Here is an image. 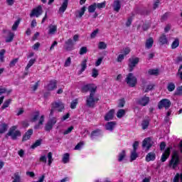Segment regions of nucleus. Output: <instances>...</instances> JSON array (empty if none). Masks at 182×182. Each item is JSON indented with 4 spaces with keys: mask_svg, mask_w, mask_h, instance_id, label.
<instances>
[{
    "mask_svg": "<svg viewBox=\"0 0 182 182\" xmlns=\"http://www.w3.org/2000/svg\"><path fill=\"white\" fill-rule=\"evenodd\" d=\"M85 144V142L83 141H80V143H78L75 147V150H80V149H82V147H83Z\"/></svg>",
    "mask_w": 182,
    "mask_h": 182,
    "instance_id": "nucleus-53",
    "label": "nucleus"
},
{
    "mask_svg": "<svg viewBox=\"0 0 182 182\" xmlns=\"http://www.w3.org/2000/svg\"><path fill=\"white\" fill-rule=\"evenodd\" d=\"M11 102H12V100H11L10 99L6 100L3 105L1 106V109L2 110L6 109V107H9V105H11Z\"/></svg>",
    "mask_w": 182,
    "mask_h": 182,
    "instance_id": "nucleus-37",
    "label": "nucleus"
},
{
    "mask_svg": "<svg viewBox=\"0 0 182 182\" xmlns=\"http://www.w3.org/2000/svg\"><path fill=\"white\" fill-rule=\"evenodd\" d=\"M180 46V39L176 38L171 43V49H177Z\"/></svg>",
    "mask_w": 182,
    "mask_h": 182,
    "instance_id": "nucleus-26",
    "label": "nucleus"
},
{
    "mask_svg": "<svg viewBox=\"0 0 182 182\" xmlns=\"http://www.w3.org/2000/svg\"><path fill=\"white\" fill-rule=\"evenodd\" d=\"M125 103H126V102H124V99L119 100V102H118V107H124Z\"/></svg>",
    "mask_w": 182,
    "mask_h": 182,
    "instance_id": "nucleus-57",
    "label": "nucleus"
},
{
    "mask_svg": "<svg viewBox=\"0 0 182 182\" xmlns=\"http://www.w3.org/2000/svg\"><path fill=\"white\" fill-rule=\"evenodd\" d=\"M148 73L149 75H154L155 76H157V75H159V70H149Z\"/></svg>",
    "mask_w": 182,
    "mask_h": 182,
    "instance_id": "nucleus-55",
    "label": "nucleus"
},
{
    "mask_svg": "<svg viewBox=\"0 0 182 182\" xmlns=\"http://www.w3.org/2000/svg\"><path fill=\"white\" fill-rule=\"evenodd\" d=\"M68 0H64L61 6L60 7L58 12L59 14H63L66 9H68Z\"/></svg>",
    "mask_w": 182,
    "mask_h": 182,
    "instance_id": "nucleus-21",
    "label": "nucleus"
},
{
    "mask_svg": "<svg viewBox=\"0 0 182 182\" xmlns=\"http://www.w3.org/2000/svg\"><path fill=\"white\" fill-rule=\"evenodd\" d=\"M116 126V122H110L105 124L106 130H109V132H113V129H114Z\"/></svg>",
    "mask_w": 182,
    "mask_h": 182,
    "instance_id": "nucleus-22",
    "label": "nucleus"
},
{
    "mask_svg": "<svg viewBox=\"0 0 182 182\" xmlns=\"http://www.w3.org/2000/svg\"><path fill=\"white\" fill-rule=\"evenodd\" d=\"M103 61V58H100L97 59V60L95 63V66H100L102 65V62Z\"/></svg>",
    "mask_w": 182,
    "mask_h": 182,
    "instance_id": "nucleus-62",
    "label": "nucleus"
},
{
    "mask_svg": "<svg viewBox=\"0 0 182 182\" xmlns=\"http://www.w3.org/2000/svg\"><path fill=\"white\" fill-rule=\"evenodd\" d=\"M73 130V127H70L68 129H66L64 132L63 134H69Z\"/></svg>",
    "mask_w": 182,
    "mask_h": 182,
    "instance_id": "nucleus-63",
    "label": "nucleus"
},
{
    "mask_svg": "<svg viewBox=\"0 0 182 182\" xmlns=\"http://www.w3.org/2000/svg\"><path fill=\"white\" fill-rule=\"evenodd\" d=\"M97 76H99V70L96 68L92 69V77L96 78Z\"/></svg>",
    "mask_w": 182,
    "mask_h": 182,
    "instance_id": "nucleus-48",
    "label": "nucleus"
},
{
    "mask_svg": "<svg viewBox=\"0 0 182 182\" xmlns=\"http://www.w3.org/2000/svg\"><path fill=\"white\" fill-rule=\"evenodd\" d=\"M127 85H129L130 87H134L137 85V77L134 76V73H129L125 78Z\"/></svg>",
    "mask_w": 182,
    "mask_h": 182,
    "instance_id": "nucleus-5",
    "label": "nucleus"
},
{
    "mask_svg": "<svg viewBox=\"0 0 182 182\" xmlns=\"http://www.w3.org/2000/svg\"><path fill=\"white\" fill-rule=\"evenodd\" d=\"M124 157H126V151H122L118 155V161H123Z\"/></svg>",
    "mask_w": 182,
    "mask_h": 182,
    "instance_id": "nucleus-33",
    "label": "nucleus"
},
{
    "mask_svg": "<svg viewBox=\"0 0 182 182\" xmlns=\"http://www.w3.org/2000/svg\"><path fill=\"white\" fill-rule=\"evenodd\" d=\"M85 11H86V7L83 6L80 9V11H77L78 15H77L76 16H77L78 18H82L83 15H85Z\"/></svg>",
    "mask_w": 182,
    "mask_h": 182,
    "instance_id": "nucleus-39",
    "label": "nucleus"
},
{
    "mask_svg": "<svg viewBox=\"0 0 182 182\" xmlns=\"http://www.w3.org/2000/svg\"><path fill=\"white\" fill-rule=\"evenodd\" d=\"M97 89V87L95 84H87L85 85H83L82 87V92L83 93H86L87 92H90V93L96 92V90Z\"/></svg>",
    "mask_w": 182,
    "mask_h": 182,
    "instance_id": "nucleus-7",
    "label": "nucleus"
},
{
    "mask_svg": "<svg viewBox=\"0 0 182 182\" xmlns=\"http://www.w3.org/2000/svg\"><path fill=\"white\" fill-rule=\"evenodd\" d=\"M150 124V120L149 119H144L141 123V127L143 130H146L147 127H149V125Z\"/></svg>",
    "mask_w": 182,
    "mask_h": 182,
    "instance_id": "nucleus-32",
    "label": "nucleus"
},
{
    "mask_svg": "<svg viewBox=\"0 0 182 182\" xmlns=\"http://www.w3.org/2000/svg\"><path fill=\"white\" fill-rule=\"evenodd\" d=\"M153 146V141L150 138H146L142 142V147H145L146 150H149L150 148Z\"/></svg>",
    "mask_w": 182,
    "mask_h": 182,
    "instance_id": "nucleus-14",
    "label": "nucleus"
},
{
    "mask_svg": "<svg viewBox=\"0 0 182 182\" xmlns=\"http://www.w3.org/2000/svg\"><path fill=\"white\" fill-rule=\"evenodd\" d=\"M124 114H126V110L119 109L117 113V117H118V119H122Z\"/></svg>",
    "mask_w": 182,
    "mask_h": 182,
    "instance_id": "nucleus-36",
    "label": "nucleus"
},
{
    "mask_svg": "<svg viewBox=\"0 0 182 182\" xmlns=\"http://www.w3.org/2000/svg\"><path fill=\"white\" fill-rule=\"evenodd\" d=\"M12 92V90H7L5 87H0V96L1 95H4V93H6L7 95H9Z\"/></svg>",
    "mask_w": 182,
    "mask_h": 182,
    "instance_id": "nucleus-35",
    "label": "nucleus"
},
{
    "mask_svg": "<svg viewBox=\"0 0 182 182\" xmlns=\"http://www.w3.org/2000/svg\"><path fill=\"white\" fill-rule=\"evenodd\" d=\"M5 50L4 49H3V50H1V51H0V60L1 61V62H4V55H5Z\"/></svg>",
    "mask_w": 182,
    "mask_h": 182,
    "instance_id": "nucleus-61",
    "label": "nucleus"
},
{
    "mask_svg": "<svg viewBox=\"0 0 182 182\" xmlns=\"http://www.w3.org/2000/svg\"><path fill=\"white\" fill-rule=\"evenodd\" d=\"M96 3L93 4L92 5H90L89 7H88V11L90 13V14H93V12H95V11H96Z\"/></svg>",
    "mask_w": 182,
    "mask_h": 182,
    "instance_id": "nucleus-43",
    "label": "nucleus"
},
{
    "mask_svg": "<svg viewBox=\"0 0 182 182\" xmlns=\"http://www.w3.org/2000/svg\"><path fill=\"white\" fill-rule=\"evenodd\" d=\"M107 48V45L106 43L101 41L98 44V49H106Z\"/></svg>",
    "mask_w": 182,
    "mask_h": 182,
    "instance_id": "nucleus-47",
    "label": "nucleus"
},
{
    "mask_svg": "<svg viewBox=\"0 0 182 182\" xmlns=\"http://www.w3.org/2000/svg\"><path fill=\"white\" fill-rule=\"evenodd\" d=\"M42 13H43L42 6H38L32 10L31 13L30 14V16L31 18H33V16H36V18H39V16L42 15Z\"/></svg>",
    "mask_w": 182,
    "mask_h": 182,
    "instance_id": "nucleus-12",
    "label": "nucleus"
},
{
    "mask_svg": "<svg viewBox=\"0 0 182 182\" xmlns=\"http://www.w3.org/2000/svg\"><path fill=\"white\" fill-rule=\"evenodd\" d=\"M32 134H33V129H28L23 136L22 141H27L31 139Z\"/></svg>",
    "mask_w": 182,
    "mask_h": 182,
    "instance_id": "nucleus-15",
    "label": "nucleus"
},
{
    "mask_svg": "<svg viewBox=\"0 0 182 182\" xmlns=\"http://www.w3.org/2000/svg\"><path fill=\"white\" fill-rule=\"evenodd\" d=\"M81 66V70H80V73L85 72V70H86V68H87V59H84L82 60V61L81 62L80 64Z\"/></svg>",
    "mask_w": 182,
    "mask_h": 182,
    "instance_id": "nucleus-28",
    "label": "nucleus"
},
{
    "mask_svg": "<svg viewBox=\"0 0 182 182\" xmlns=\"http://www.w3.org/2000/svg\"><path fill=\"white\" fill-rule=\"evenodd\" d=\"M168 92H173L176 89V85L173 82H169L167 86Z\"/></svg>",
    "mask_w": 182,
    "mask_h": 182,
    "instance_id": "nucleus-40",
    "label": "nucleus"
},
{
    "mask_svg": "<svg viewBox=\"0 0 182 182\" xmlns=\"http://www.w3.org/2000/svg\"><path fill=\"white\" fill-rule=\"evenodd\" d=\"M169 156H170V148H167L161 156V161L164 163V161H166V160H167V159H168Z\"/></svg>",
    "mask_w": 182,
    "mask_h": 182,
    "instance_id": "nucleus-20",
    "label": "nucleus"
},
{
    "mask_svg": "<svg viewBox=\"0 0 182 182\" xmlns=\"http://www.w3.org/2000/svg\"><path fill=\"white\" fill-rule=\"evenodd\" d=\"M70 155L66 153L63 156V162L66 164V163H69V157Z\"/></svg>",
    "mask_w": 182,
    "mask_h": 182,
    "instance_id": "nucleus-42",
    "label": "nucleus"
},
{
    "mask_svg": "<svg viewBox=\"0 0 182 182\" xmlns=\"http://www.w3.org/2000/svg\"><path fill=\"white\" fill-rule=\"evenodd\" d=\"M180 178H181V181L182 182V173H176V175L175 176L174 178H173V182H178L180 181Z\"/></svg>",
    "mask_w": 182,
    "mask_h": 182,
    "instance_id": "nucleus-46",
    "label": "nucleus"
},
{
    "mask_svg": "<svg viewBox=\"0 0 182 182\" xmlns=\"http://www.w3.org/2000/svg\"><path fill=\"white\" fill-rule=\"evenodd\" d=\"M18 126H13L9 129V132L6 134V137L10 136L12 140H16L18 137L22 136L21 131L17 130Z\"/></svg>",
    "mask_w": 182,
    "mask_h": 182,
    "instance_id": "nucleus-3",
    "label": "nucleus"
},
{
    "mask_svg": "<svg viewBox=\"0 0 182 182\" xmlns=\"http://www.w3.org/2000/svg\"><path fill=\"white\" fill-rule=\"evenodd\" d=\"M99 33V29L95 30L90 35V37L92 39H95L96 38L97 35Z\"/></svg>",
    "mask_w": 182,
    "mask_h": 182,
    "instance_id": "nucleus-56",
    "label": "nucleus"
},
{
    "mask_svg": "<svg viewBox=\"0 0 182 182\" xmlns=\"http://www.w3.org/2000/svg\"><path fill=\"white\" fill-rule=\"evenodd\" d=\"M56 31H58V27L54 25H50L48 27V33L49 35H55L56 33Z\"/></svg>",
    "mask_w": 182,
    "mask_h": 182,
    "instance_id": "nucleus-25",
    "label": "nucleus"
},
{
    "mask_svg": "<svg viewBox=\"0 0 182 182\" xmlns=\"http://www.w3.org/2000/svg\"><path fill=\"white\" fill-rule=\"evenodd\" d=\"M156 160V154L153 152L149 153L146 156V161H154Z\"/></svg>",
    "mask_w": 182,
    "mask_h": 182,
    "instance_id": "nucleus-24",
    "label": "nucleus"
},
{
    "mask_svg": "<svg viewBox=\"0 0 182 182\" xmlns=\"http://www.w3.org/2000/svg\"><path fill=\"white\" fill-rule=\"evenodd\" d=\"M137 157H139L137 152H136V151H133L131 153V161H134Z\"/></svg>",
    "mask_w": 182,
    "mask_h": 182,
    "instance_id": "nucleus-44",
    "label": "nucleus"
},
{
    "mask_svg": "<svg viewBox=\"0 0 182 182\" xmlns=\"http://www.w3.org/2000/svg\"><path fill=\"white\" fill-rule=\"evenodd\" d=\"M85 102L87 107H95L96 103L99 102V97L96 96V92H91L86 97Z\"/></svg>",
    "mask_w": 182,
    "mask_h": 182,
    "instance_id": "nucleus-2",
    "label": "nucleus"
},
{
    "mask_svg": "<svg viewBox=\"0 0 182 182\" xmlns=\"http://www.w3.org/2000/svg\"><path fill=\"white\" fill-rule=\"evenodd\" d=\"M101 133L102 131L100 129L95 130L91 133L90 137L92 139H93L95 137L100 136Z\"/></svg>",
    "mask_w": 182,
    "mask_h": 182,
    "instance_id": "nucleus-31",
    "label": "nucleus"
},
{
    "mask_svg": "<svg viewBox=\"0 0 182 182\" xmlns=\"http://www.w3.org/2000/svg\"><path fill=\"white\" fill-rule=\"evenodd\" d=\"M72 63V58L70 57H68L64 63V68H69Z\"/></svg>",
    "mask_w": 182,
    "mask_h": 182,
    "instance_id": "nucleus-41",
    "label": "nucleus"
},
{
    "mask_svg": "<svg viewBox=\"0 0 182 182\" xmlns=\"http://www.w3.org/2000/svg\"><path fill=\"white\" fill-rule=\"evenodd\" d=\"M14 33H10L9 36L6 38V42L7 43L12 42V41H14Z\"/></svg>",
    "mask_w": 182,
    "mask_h": 182,
    "instance_id": "nucleus-52",
    "label": "nucleus"
},
{
    "mask_svg": "<svg viewBox=\"0 0 182 182\" xmlns=\"http://www.w3.org/2000/svg\"><path fill=\"white\" fill-rule=\"evenodd\" d=\"M70 117V114L67 113L65 115H63L61 118V122H65V120H68Z\"/></svg>",
    "mask_w": 182,
    "mask_h": 182,
    "instance_id": "nucleus-59",
    "label": "nucleus"
},
{
    "mask_svg": "<svg viewBox=\"0 0 182 182\" xmlns=\"http://www.w3.org/2000/svg\"><path fill=\"white\" fill-rule=\"evenodd\" d=\"M154 88V85L149 84L144 87L143 90L145 93H147L148 92H150V90H153Z\"/></svg>",
    "mask_w": 182,
    "mask_h": 182,
    "instance_id": "nucleus-30",
    "label": "nucleus"
},
{
    "mask_svg": "<svg viewBox=\"0 0 182 182\" xmlns=\"http://www.w3.org/2000/svg\"><path fill=\"white\" fill-rule=\"evenodd\" d=\"M139 60L140 58L137 57H132L129 59L128 66L129 72H133V69L139 64Z\"/></svg>",
    "mask_w": 182,
    "mask_h": 182,
    "instance_id": "nucleus-6",
    "label": "nucleus"
},
{
    "mask_svg": "<svg viewBox=\"0 0 182 182\" xmlns=\"http://www.w3.org/2000/svg\"><path fill=\"white\" fill-rule=\"evenodd\" d=\"M159 42L161 45H167V43H168V39L167 38V36H166L165 34L161 35L159 38Z\"/></svg>",
    "mask_w": 182,
    "mask_h": 182,
    "instance_id": "nucleus-19",
    "label": "nucleus"
},
{
    "mask_svg": "<svg viewBox=\"0 0 182 182\" xmlns=\"http://www.w3.org/2000/svg\"><path fill=\"white\" fill-rule=\"evenodd\" d=\"M178 76H179V77L182 80V65H181V67L179 68V69L178 70Z\"/></svg>",
    "mask_w": 182,
    "mask_h": 182,
    "instance_id": "nucleus-64",
    "label": "nucleus"
},
{
    "mask_svg": "<svg viewBox=\"0 0 182 182\" xmlns=\"http://www.w3.org/2000/svg\"><path fill=\"white\" fill-rule=\"evenodd\" d=\"M159 5H160V0H154V9H157V8H159Z\"/></svg>",
    "mask_w": 182,
    "mask_h": 182,
    "instance_id": "nucleus-60",
    "label": "nucleus"
},
{
    "mask_svg": "<svg viewBox=\"0 0 182 182\" xmlns=\"http://www.w3.org/2000/svg\"><path fill=\"white\" fill-rule=\"evenodd\" d=\"M112 8L114 12H119V11H120V9L122 8V4H120V1L119 0L114 1V3L112 4Z\"/></svg>",
    "mask_w": 182,
    "mask_h": 182,
    "instance_id": "nucleus-17",
    "label": "nucleus"
},
{
    "mask_svg": "<svg viewBox=\"0 0 182 182\" xmlns=\"http://www.w3.org/2000/svg\"><path fill=\"white\" fill-rule=\"evenodd\" d=\"M47 90H55L56 89V81L52 80L50 81L48 85L46 87Z\"/></svg>",
    "mask_w": 182,
    "mask_h": 182,
    "instance_id": "nucleus-23",
    "label": "nucleus"
},
{
    "mask_svg": "<svg viewBox=\"0 0 182 182\" xmlns=\"http://www.w3.org/2000/svg\"><path fill=\"white\" fill-rule=\"evenodd\" d=\"M35 62H36V59H33V58L31 59L26 67V70H28L31 66H33V64L35 63Z\"/></svg>",
    "mask_w": 182,
    "mask_h": 182,
    "instance_id": "nucleus-38",
    "label": "nucleus"
},
{
    "mask_svg": "<svg viewBox=\"0 0 182 182\" xmlns=\"http://www.w3.org/2000/svg\"><path fill=\"white\" fill-rule=\"evenodd\" d=\"M77 103H78L77 99L73 100L70 104V108L75 109L76 106H77Z\"/></svg>",
    "mask_w": 182,
    "mask_h": 182,
    "instance_id": "nucleus-50",
    "label": "nucleus"
},
{
    "mask_svg": "<svg viewBox=\"0 0 182 182\" xmlns=\"http://www.w3.org/2000/svg\"><path fill=\"white\" fill-rule=\"evenodd\" d=\"M96 6H97V8H98V9H102V8H105L106 7V1H104L102 3L96 4Z\"/></svg>",
    "mask_w": 182,
    "mask_h": 182,
    "instance_id": "nucleus-51",
    "label": "nucleus"
},
{
    "mask_svg": "<svg viewBox=\"0 0 182 182\" xmlns=\"http://www.w3.org/2000/svg\"><path fill=\"white\" fill-rule=\"evenodd\" d=\"M31 122H32V123H36V122H38V124L35 125L34 129H41V126L43 125L45 122V115H41L39 112L37 111L31 115Z\"/></svg>",
    "mask_w": 182,
    "mask_h": 182,
    "instance_id": "nucleus-1",
    "label": "nucleus"
},
{
    "mask_svg": "<svg viewBox=\"0 0 182 182\" xmlns=\"http://www.w3.org/2000/svg\"><path fill=\"white\" fill-rule=\"evenodd\" d=\"M13 182H22V179L21 178V173L19 172H16L14 174Z\"/></svg>",
    "mask_w": 182,
    "mask_h": 182,
    "instance_id": "nucleus-27",
    "label": "nucleus"
},
{
    "mask_svg": "<svg viewBox=\"0 0 182 182\" xmlns=\"http://www.w3.org/2000/svg\"><path fill=\"white\" fill-rule=\"evenodd\" d=\"M57 110V112H62L65 110V104L62 101H56L52 103L50 114H53V111Z\"/></svg>",
    "mask_w": 182,
    "mask_h": 182,
    "instance_id": "nucleus-4",
    "label": "nucleus"
},
{
    "mask_svg": "<svg viewBox=\"0 0 182 182\" xmlns=\"http://www.w3.org/2000/svg\"><path fill=\"white\" fill-rule=\"evenodd\" d=\"M153 43H154V39H153V38L150 37L146 39L145 43L146 49H151V48H153Z\"/></svg>",
    "mask_w": 182,
    "mask_h": 182,
    "instance_id": "nucleus-18",
    "label": "nucleus"
},
{
    "mask_svg": "<svg viewBox=\"0 0 182 182\" xmlns=\"http://www.w3.org/2000/svg\"><path fill=\"white\" fill-rule=\"evenodd\" d=\"M42 144V140L38 139L36 141V142L31 145V149H36V147H39V146Z\"/></svg>",
    "mask_w": 182,
    "mask_h": 182,
    "instance_id": "nucleus-45",
    "label": "nucleus"
},
{
    "mask_svg": "<svg viewBox=\"0 0 182 182\" xmlns=\"http://www.w3.org/2000/svg\"><path fill=\"white\" fill-rule=\"evenodd\" d=\"M48 166L52 164V161H53V159L52 158V152H49L48 154Z\"/></svg>",
    "mask_w": 182,
    "mask_h": 182,
    "instance_id": "nucleus-54",
    "label": "nucleus"
},
{
    "mask_svg": "<svg viewBox=\"0 0 182 182\" xmlns=\"http://www.w3.org/2000/svg\"><path fill=\"white\" fill-rule=\"evenodd\" d=\"M113 117H114V109H110L105 115V120H106V122H109V120H112Z\"/></svg>",
    "mask_w": 182,
    "mask_h": 182,
    "instance_id": "nucleus-16",
    "label": "nucleus"
},
{
    "mask_svg": "<svg viewBox=\"0 0 182 182\" xmlns=\"http://www.w3.org/2000/svg\"><path fill=\"white\" fill-rule=\"evenodd\" d=\"M8 130V125L6 124H2L0 125V134L5 133Z\"/></svg>",
    "mask_w": 182,
    "mask_h": 182,
    "instance_id": "nucleus-34",
    "label": "nucleus"
},
{
    "mask_svg": "<svg viewBox=\"0 0 182 182\" xmlns=\"http://www.w3.org/2000/svg\"><path fill=\"white\" fill-rule=\"evenodd\" d=\"M18 26H19V21H16L13 26H12V31H16L18 29Z\"/></svg>",
    "mask_w": 182,
    "mask_h": 182,
    "instance_id": "nucleus-58",
    "label": "nucleus"
},
{
    "mask_svg": "<svg viewBox=\"0 0 182 182\" xmlns=\"http://www.w3.org/2000/svg\"><path fill=\"white\" fill-rule=\"evenodd\" d=\"M85 53H87V47H82L81 48H80V55H85Z\"/></svg>",
    "mask_w": 182,
    "mask_h": 182,
    "instance_id": "nucleus-49",
    "label": "nucleus"
},
{
    "mask_svg": "<svg viewBox=\"0 0 182 182\" xmlns=\"http://www.w3.org/2000/svg\"><path fill=\"white\" fill-rule=\"evenodd\" d=\"M65 45H66V50H72V47L70 46H73V41H72V39H68L67 41H65Z\"/></svg>",
    "mask_w": 182,
    "mask_h": 182,
    "instance_id": "nucleus-29",
    "label": "nucleus"
},
{
    "mask_svg": "<svg viewBox=\"0 0 182 182\" xmlns=\"http://www.w3.org/2000/svg\"><path fill=\"white\" fill-rule=\"evenodd\" d=\"M150 102V97L144 96L137 100V104L140 106H147V104Z\"/></svg>",
    "mask_w": 182,
    "mask_h": 182,
    "instance_id": "nucleus-13",
    "label": "nucleus"
},
{
    "mask_svg": "<svg viewBox=\"0 0 182 182\" xmlns=\"http://www.w3.org/2000/svg\"><path fill=\"white\" fill-rule=\"evenodd\" d=\"M178 154H177V152H174L172 159H171V161L169 163L170 167H172V168H176V167H177V166L178 165Z\"/></svg>",
    "mask_w": 182,
    "mask_h": 182,
    "instance_id": "nucleus-9",
    "label": "nucleus"
},
{
    "mask_svg": "<svg viewBox=\"0 0 182 182\" xmlns=\"http://www.w3.org/2000/svg\"><path fill=\"white\" fill-rule=\"evenodd\" d=\"M57 122H58V118H56V117L50 118L46 125V132H50V130H52V129H53V126H55V124H56Z\"/></svg>",
    "mask_w": 182,
    "mask_h": 182,
    "instance_id": "nucleus-10",
    "label": "nucleus"
},
{
    "mask_svg": "<svg viewBox=\"0 0 182 182\" xmlns=\"http://www.w3.org/2000/svg\"><path fill=\"white\" fill-rule=\"evenodd\" d=\"M170 106H171V102L168 99H163L158 104L159 109H163V107L168 109Z\"/></svg>",
    "mask_w": 182,
    "mask_h": 182,
    "instance_id": "nucleus-11",
    "label": "nucleus"
},
{
    "mask_svg": "<svg viewBox=\"0 0 182 182\" xmlns=\"http://www.w3.org/2000/svg\"><path fill=\"white\" fill-rule=\"evenodd\" d=\"M129 53H130V48L127 47L125 48H123L121 50L120 54L118 55V57L117 58V62H123V60H124V58H126V56H127V55H129Z\"/></svg>",
    "mask_w": 182,
    "mask_h": 182,
    "instance_id": "nucleus-8",
    "label": "nucleus"
}]
</instances>
